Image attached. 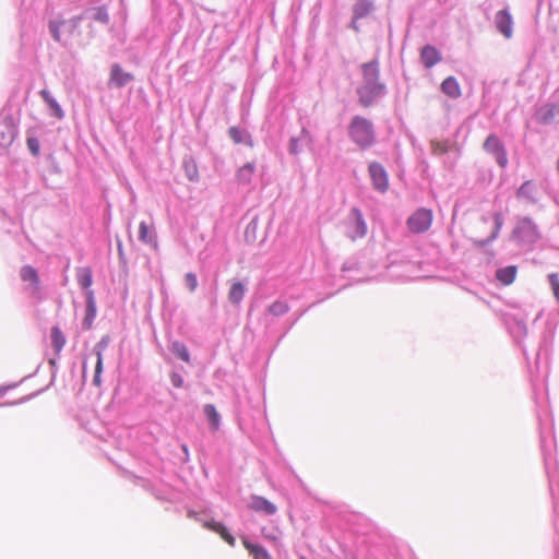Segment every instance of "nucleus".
<instances>
[{
	"label": "nucleus",
	"mask_w": 559,
	"mask_h": 559,
	"mask_svg": "<svg viewBox=\"0 0 559 559\" xmlns=\"http://www.w3.org/2000/svg\"><path fill=\"white\" fill-rule=\"evenodd\" d=\"M361 83L357 87L359 104L365 107H371L388 94L384 82L380 80V64L377 58L360 64Z\"/></svg>",
	"instance_id": "nucleus-1"
},
{
	"label": "nucleus",
	"mask_w": 559,
	"mask_h": 559,
	"mask_svg": "<svg viewBox=\"0 0 559 559\" xmlns=\"http://www.w3.org/2000/svg\"><path fill=\"white\" fill-rule=\"evenodd\" d=\"M540 448L544 456L545 469L549 481V490L552 499V513H554V530L556 534L555 538V551L559 555V475L557 473L556 462H551L550 453L546 451V438L543 430L540 429Z\"/></svg>",
	"instance_id": "nucleus-2"
},
{
	"label": "nucleus",
	"mask_w": 559,
	"mask_h": 559,
	"mask_svg": "<svg viewBox=\"0 0 559 559\" xmlns=\"http://www.w3.org/2000/svg\"><path fill=\"white\" fill-rule=\"evenodd\" d=\"M348 136L360 150H368L376 143L374 126L365 117L354 116L348 124Z\"/></svg>",
	"instance_id": "nucleus-3"
},
{
	"label": "nucleus",
	"mask_w": 559,
	"mask_h": 559,
	"mask_svg": "<svg viewBox=\"0 0 559 559\" xmlns=\"http://www.w3.org/2000/svg\"><path fill=\"white\" fill-rule=\"evenodd\" d=\"M527 314L523 311L506 312L502 314V322L507 328L509 334L512 336L518 346L522 349L526 360H528L527 348L523 344L524 338L527 336L526 325Z\"/></svg>",
	"instance_id": "nucleus-4"
},
{
	"label": "nucleus",
	"mask_w": 559,
	"mask_h": 559,
	"mask_svg": "<svg viewBox=\"0 0 559 559\" xmlns=\"http://www.w3.org/2000/svg\"><path fill=\"white\" fill-rule=\"evenodd\" d=\"M511 237L522 247H532L540 239V233L533 219L525 216L518 221Z\"/></svg>",
	"instance_id": "nucleus-5"
},
{
	"label": "nucleus",
	"mask_w": 559,
	"mask_h": 559,
	"mask_svg": "<svg viewBox=\"0 0 559 559\" xmlns=\"http://www.w3.org/2000/svg\"><path fill=\"white\" fill-rule=\"evenodd\" d=\"M554 332L546 330L543 332L538 346L535 354V373L539 376L544 373V377L548 374V361L549 354L552 347Z\"/></svg>",
	"instance_id": "nucleus-6"
},
{
	"label": "nucleus",
	"mask_w": 559,
	"mask_h": 559,
	"mask_svg": "<svg viewBox=\"0 0 559 559\" xmlns=\"http://www.w3.org/2000/svg\"><path fill=\"white\" fill-rule=\"evenodd\" d=\"M188 516L203 523L204 527L219 534L226 543H228L230 546H235L236 539L228 532V530L221 522L209 519L205 512H195L193 510H189Z\"/></svg>",
	"instance_id": "nucleus-7"
},
{
	"label": "nucleus",
	"mask_w": 559,
	"mask_h": 559,
	"mask_svg": "<svg viewBox=\"0 0 559 559\" xmlns=\"http://www.w3.org/2000/svg\"><path fill=\"white\" fill-rule=\"evenodd\" d=\"M483 148L495 158L496 163L501 168H506L508 166L509 159L507 150L496 134L492 133L486 138Z\"/></svg>",
	"instance_id": "nucleus-8"
},
{
	"label": "nucleus",
	"mask_w": 559,
	"mask_h": 559,
	"mask_svg": "<svg viewBox=\"0 0 559 559\" xmlns=\"http://www.w3.org/2000/svg\"><path fill=\"white\" fill-rule=\"evenodd\" d=\"M432 223V212L425 207L418 209L407 219L411 231L421 234L429 229Z\"/></svg>",
	"instance_id": "nucleus-9"
},
{
	"label": "nucleus",
	"mask_w": 559,
	"mask_h": 559,
	"mask_svg": "<svg viewBox=\"0 0 559 559\" xmlns=\"http://www.w3.org/2000/svg\"><path fill=\"white\" fill-rule=\"evenodd\" d=\"M367 229L361 211L358 207H353L348 216L347 236L353 240L362 238L367 235Z\"/></svg>",
	"instance_id": "nucleus-10"
},
{
	"label": "nucleus",
	"mask_w": 559,
	"mask_h": 559,
	"mask_svg": "<svg viewBox=\"0 0 559 559\" xmlns=\"http://www.w3.org/2000/svg\"><path fill=\"white\" fill-rule=\"evenodd\" d=\"M374 190L384 193L389 189V176L385 168L378 162H372L368 166Z\"/></svg>",
	"instance_id": "nucleus-11"
},
{
	"label": "nucleus",
	"mask_w": 559,
	"mask_h": 559,
	"mask_svg": "<svg viewBox=\"0 0 559 559\" xmlns=\"http://www.w3.org/2000/svg\"><path fill=\"white\" fill-rule=\"evenodd\" d=\"M20 277L24 283H28L26 289L32 297H39L40 294V278L38 272L32 265H23L20 270Z\"/></svg>",
	"instance_id": "nucleus-12"
},
{
	"label": "nucleus",
	"mask_w": 559,
	"mask_h": 559,
	"mask_svg": "<svg viewBox=\"0 0 559 559\" xmlns=\"http://www.w3.org/2000/svg\"><path fill=\"white\" fill-rule=\"evenodd\" d=\"M229 284L230 286L227 295L228 302L238 309L240 308V305L248 292V283L233 280Z\"/></svg>",
	"instance_id": "nucleus-13"
},
{
	"label": "nucleus",
	"mask_w": 559,
	"mask_h": 559,
	"mask_svg": "<svg viewBox=\"0 0 559 559\" xmlns=\"http://www.w3.org/2000/svg\"><path fill=\"white\" fill-rule=\"evenodd\" d=\"M85 295V316L82 321V329L87 331L93 326V322L97 314V306L94 290L84 292Z\"/></svg>",
	"instance_id": "nucleus-14"
},
{
	"label": "nucleus",
	"mask_w": 559,
	"mask_h": 559,
	"mask_svg": "<svg viewBox=\"0 0 559 559\" xmlns=\"http://www.w3.org/2000/svg\"><path fill=\"white\" fill-rule=\"evenodd\" d=\"M495 25L499 33L506 38H511L513 33V20L508 9L497 12L495 16Z\"/></svg>",
	"instance_id": "nucleus-15"
},
{
	"label": "nucleus",
	"mask_w": 559,
	"mask_h": 559,
	"mask_svg": "<svg viewBox=\"0 0 559 559\" xmlns=\"http://www.w3.org/2000/svg\"><path fill=\"white\" fill-rule=\"evenodd\" d=\"M250 508L255 512L263 513L265 515H273L276 513V506L269 501L266 498L253 495L251 497Z\"/></svg>",
	"instance_id": "nucleus-16"
},
{
	"label": "nucleus",
	"mask_w": 559,
	"mask_h": 559,
	"mask_svg": "<svg viewBox=\"0 0 559 559\" xmlns=\"http://www.w3.org/2000/svg\"><path fill=\"white\" fill-rule=\"evenodd\" d=\"M442 59L441 53L439 50L431 45H426L423 47L420 51V60L425 68L430 69L437 63H439Z\"/></svg>",
	"instance_id": "nucleus-17"
},
{
	"label": "nucleus",
	"mask_w": 559,
	"mask_h": 559,
	"mask_svg": "<svg viewBox=\"0 0 559 559\" xmlns=\"http://www.w3.org/2000/svg\"><path fill=\"white\" fill-rule=\"evenodd\" d=\"M228 135L235 144H243L246 146H253V139L250 132L240 127L233 126L228 129Z\"/></svg>",
	"instance_id": "nucleus-18"
},
{
	"label": "nucleus",
	"mask_w": 559,
	"mask_h": 559,
	"mask_svg": "<svg viewBox=\"0 0 559 559\" xmlns=\"http://www.w3.org/2000/svg\"><path fill=\"white\" fill-rule=\"evenodd\" d=\"M133 80V75L129 72H126L120 64L115 63L111 67L110 71V81L117 86V87H123L127 84H129Z\"/></svg>",
	"instance_id": "nucleus-19"
},
{
	"label": "nucleus",
	"mask_w": 559,
	"mask_h": 559,
	"mask_svg": "<svg viewBox=\"0 0 559 559\" xmlns=\"http://www.w3.org/2000/svg\"><path fill=\"white\" fill-rule=\"evenodd\" d=\"M376 10L372 0H355L352 12L355 19H365Z\"/></svg>",
	"instance_id": "nucleus-20"
},
{
	"label": "nucleus",
	"mask_w": 559,
	"mask_h": 559,
	"mask_svg": "<svg viewBox=\"0 0 559 559\" xmlns=\"http://www.w3.org/2000/svg\"><path fill=\"white\" fill-rule=\"evenodd\" d=\"M537 187L532 180H526L516 191V198L526 200L527 202L537 203Z\"/></svg>",
	"instance_id": "nucleus-21"
},
{
	"label": "nucleus",
	"mask_w": 559,
	"mask_h": 559,
	"mask_svg": "<svg viewBox=\"0 0 559 559\" xmlns=\"http://www.w3.org/2000/svg\"><path fill=\"white\" fill-rule=\"evenodd\" d=\"M84 19H90L102 24H108L110 19L108 14V10L105 5L97 8H90L82 12Z\"/></svg>",
	"instance_id": "nucleus-22"
},
{
	"label": "nucleus",
	"mask_w": 559,
	"mask_h": 559,
	"mask_svg": "<svg viewBox=\"0 0 559 559\" xmlns=\"http://www.w3.org/2000/svg\"><path fill=\"white\" fill-rule=\"evenodd\" d=\"M17 130L14 124L11 122H2L0 123V145L9 146L13 143L16 138Z\"/></svg>",
	"instance_id": "nucleus-23"
},
{
	"label": "nucleus",
	"mask_w": 559,
	"mask_h": 559,
	"mask_svg": "<svg viewBox=\"0 0 559 559\" xmlns=\"http://www.w3.org/2000/svg\"><path fill=\"white\" fill-rule=\"evenodd\" d=\"M441 92L452 99H456L461 96V87L457 80L454 76H448L441 83Z\"/></svg>",
	"instance_id": "nucleus-24"
},
{
	"label": "nucleus",
	"mask_w": 559,
	"mask_h": 559,
	"mask_svg": "<svg viewBox=\"0 0 559 559\" xmlns=\"http://www.w3.org/2000/svg\"><path fill=\"white\" fill-rule=\"evenodd\" d=\"M493 222H495V227H493V230L491 231L490 236L487 237L486 239L474 240V246L475 247L484 248L487 245H489L490 242H492L495 239H497V237H498V235L500 233V229H501V227L503 225V218H502V216L499 213H496L493 215Z\"/></svg>",
	"instance_id": "nucleus-25"
},
{
	"label": "nucleus",
	"mask_w": 559,
	"mask_h": 559,
	"mask_svg": "<svg viewBox=\"0 0 559 559\" xmlns=\"http://www.w3.org/2000/svg\"><path fill=\"white\" fill-rule=\"evenodd\" d=\"M310 134L307 129L302 128L299 136H293L288 143V152L292 155H298L304 147V144L308 141Z\"/></svg>",
	"instance_id": "nucleus-26"
},
{
	"label": "nucleus",
	"mask_w": 559,
	"mask_h": 559,
	"mask_svg": "<svg viewBox=\"0 0 559 559\" xmlns=\"http://www.w3.org/2000/svg\"><path fill=\"white\" fill-rule=\"evenodd\" d=\"M516 273L515 265H508L496 271V278L503 285H510L514 282Z\"/></svg>",
	"instance_id": "nucleus-27"
},
{
	"label": "nucleus",
	"mask_w": 559,
	"mask_h": 559,
	"mask_svg": "<svg viewBox=\"0 0 559 559\" xmlns=\"http://www.w3.org/2000/svg\"><path fill=\"white\" fill-rule=\"evenodd\" d=\"M245 548L250 552L253 559H272L267 550L258 544H253L248 538L242 539Z\"/></svg>",
	"instance_id": "nucleus-28"
},
{
	"label": "nucleus",
	"mask_w": 559,
	"mask_h": 559,
	"mask_svg": "<svg viewBox=\"0 0 559 559\" xmlns=\"http://www.w3.org/2000/svg\"><path fill=\"white\" fill-rule=\"evenodd\" d=\"M255 170L254 163H247L236 173V180L239 185H249Z\"/></svg>",
	"instance_id": "nucleus-29"
},
{
	"label": "nucleus",
	"mask_w": 559,
	"mask_h": 559,
	"mask_svg": "<svg viewBox=\"0 0 559 559\" xmlns=\"http://www.w3.org/2000/svg\"><path fill=\"white\" fill-rule=\"evenodd\" d=\"M76 281L82 289L85 292L92 290L91 286L93 284V273L92 270L87 266L79 267L76 270Z\"/></svg>",
	"instance_id": "nucleus-30"
},
{
	"label": "nucleus",
	"mask_w": 559,
	"mask_h": 559,
	"mask_svg": "<svg viewBox=\"0 0 559 559\" xmlns=\"http://www.w3.org/2000/svg\"><path fill=\"white\" fill-rule=\"evenodd\" d=\"M168 349L174 354L177 358L181 359L185 362H190V353L188 347L183 342L173 341L170 342Z\"/></svg>",
	"instance_id": "nucleus-31"
},
{
	"label": "nucleus",
	"mask_w": 559,
	"mask_h": 559,
	"mask_svg": "<svg viewBox=\"0 0 559 559\" xmlns=\"http://www.w3.org/2000/svg\"><path fill=\"white\" fill-rule=\"evenodd\" d=\"M50 340L55 352L59 354L66 344V336L59 326L56 325L51 328Z\"/></svg>",
	"instance_id": "nucleus-32"
},
{
	"label": "nucleus",
	"mask_w": 559,
	"mask_h": 559,
	"mask_svg": "<svg viewBox=\"0 0 559 559\" xmlns=\"http://www.w3.org/2000/svg\"><path fill=\"white\" fill-rule=\"evenodd\" d=\"M290 307L285 300H275L266 308V313L273 317H282L289 311Z\"/></svg>",
	"instance_id": "nucleus-33"
},
{
	"label": "nucleus",
	"mask_w": 559,
	"mask_h": 559,
	"mask_svg": "<svg viewBox=\"0 0 559 559\" xmlns=\"http://www.w3.org/2000/svg\"><path fill=\"white\" fill-rule=\"evenodd\" d=\"M183 169L187 178L190 181H198L199 180V171L197 164L192 157H185L183 159Z\"/></svg>",
	"instance_id": "nucleus-34"
},
{
	"label": "nucleus",
	"mask_w": 559,
	"mask_h": 559,
	"mask_svg": "<svg viewBox=\"0 0 559 559\" xmlns=\"http://www.w3.org/2000/svg\"><path fill=\"white\" fill-rule=\"evenodd\" d=\"M203 414L210 421V425L214 429H217L219 426L221 416H219L218 412L216 411V407L213 404H205L203 406Z\"/></svg>",
	"instance_id": "nucleus-35"
},
{
	"label": "nucleus",
	"mask_w": 559,
	"mask_h": 559,
	"mask_svg": "<svg viewBox=\"0 0 559 559\" xmlns=\"http://www.w3.org/2000/svg\"><path fill=\"white\" fill-rule=\"evenodd\" d=\"M26 135H27L26 136L27 148L34 157H37L40 153L39 140L36 136L35 131H33V130H27Z\"/></svg>",
	"instance_id": "nucleus-36"
},
{
	"label": "nucleus",
	"mask_w": 559,
	"mask_h": 559,
	"mask_svg": "<svg viewBox=\"0 0 559 559\" xmlns=\"http://www.w3.org/2000/svg\"><path fill=\"white\" fill-rule=\"evenodd\" d=\"M139 239L147 245L155 243L156 236L154 233H150L148 226L145 222H141L139 226Z\"/></svg>",
	"instance_id": "nucleus-37"
},
{
	"label": "nucleus",
	"mask_w": 559,
	"mask_h": 559,
	"mask_svg": "<svg viewBox=\"0 0 559 559\" xmlns=\"http://www.w3.org/2000/svg\"><path fill=\"white\" fill-rule=\"evenodd\" d=\"M41 95L46 103L49 105V107L52 109L53 116L59 119L62 118L63 110L61 106L58 104V102L47 91H43Z\"/></svg>",
	"instance_id": "nucleus-38"
},
{
	"label": "nucleus",
	"mask_w": 559,
	"mask_h": 559,
	"mask_svg": "<svg viewBox=\"0 0 559 559\" xmlns=\"http://www.w3.org/2000/svg\"><path fill=\"white\" fill-rule=\"evenodd\" d=\"M109 343L110 336L104 335L94 346L93 352L96 355L97 361L103 362V353L108 347Z\"/></svg>",
	"instance_id": "nucleus-39"
},
{
	"label": "nucleus",
	"mask_w": 559,
	"mask_h": 559,
	"mask_svg": "<svg viewBox=\"0 0 559 559\" xmlns=\"http://www.w3.org/2000/svg\"><path fill=\"white\" fill-rule=\"evenodd\" d=\"M66 25V21L64 20H61V21H49L48 23V29H49V33L50 35L52 36V38L58 41V43H61V33H60V28L61 26Z\"/></svg>",
	"instance_id": "nucleus-40"
},
{
	"label": "nucleus",
	"mask_w": 559,
	"mask_h": 559,
	"mask_svg": "<svg viewBox=\"0 0 559 559\" xmlns=\"http://www.w3.org/2000/svg\"><path fill=\"white\" fill-rule=\"evenodd\" d=\"M430 148L432 154L435 155H443L447 154L450 150V145L448 142H440L437 140H432L430 142Z\"/></svg>",
	"instance_id": "nucleus-41"
},
{
	"label": "nucleus",
	"mask_w": 559,
	"mask_h": 559,
	"mask_svg": "<svg viewBox=\"0 0 559 559\" xmlns=\"http://www.w3.org/2000/svg\"><path fill=\"white\" fill-rule=\"evenodd\" d=\"M261 533L265 539L273 542V543H276L281 536V532L276 527H272V528L263 527Z\"/></svg>",
	"instance_id": "nucleus-42"
},
{
	"label": "nucleus",
	"mask_w": 559,
	"mask_h": 559,
	"mask_svg": "<svg viewBox=\"0 0 559 559\" xmlns=\"http://www.w3.org/2000/svg\"><path fill=\"white\" fill-rule=\"evenodd\" d=\"M85 20L83 13L80 15L72 16L70 20L66 21V25L69 26V33H73L76 28H79L81 22Z\"/></svg>",
	"instance_id": "nucleus-43"
},
{
	"label": "nucleus",
	"mask_w": 559,
	"mask_h": 559,
	"mask_svg": "<svg viewBox=\"0 0 559 559\" xmlns=\"http://www.w3.org/2000/svg\"><path fill=\"white\" fill-rule=\"evenodd\" d=\"M185 284L189 288L190 292H194L198 287L197 275L192 272L187 273L185 275Z\"/></svg>",
	"instance_id": "nucleus-44"
},
{
	"label": "nucleus",
	"mask_w": 559,
	"mask_h": 559,
	"mask_svg": "<svg viewBox=\"0 0 559 559\" xmlns=\"http://www.w3.org/2000/svg\"><path fill=\"white\" fill-rule=\"evenodd\" d=\"M549 283L551 285L554 296L559 301V276L556 273H551L548 275Z\"/></svg>",
	"instance_id": "nucleus-45"
},
{
	"label": "nucleus",
	"mask_w": 559,
	"mask_h": 559,
	"mask_svg": "<svg viewBox=\"0 0 559 559\" xmlns=\"http://www.w3.org/2000/svg\"><path fill=\"white\" fill-rule=\"evenodd\" d=\"M102 372H103V362L96 361L95 372L93 377V384L96 386H100L102 384Z\"/></svg>",
	"instance_id": "nucleus-46"
},
{
	"label": "nucleus",
	"mask_w": 559,
	"mask_h": 559,
	"mask_svg": "<svg viewBox=\"0 0 559 559\" xmlns=\"http://www.w3.org/2000/svg\"><path fill=\"white\" fill-rule=\"evenodd\" d=\"M255 230H257V223H255V221H251L247 225L246 230H245V238L247 241L250 240V237L252 238L251 240H254Z\"/></svg>",
	"instance_id": "nucleus-47"
},
{
	"label": "nucleus",
	"mask_w": 559,
	"mask_h": 559,
	"mask_svg": "<svg viewBox=\"0 0 559 559\" xmlns=\"http://www.w3.org/2000/svg\"><path fill=\"white\" fill-rule=\"evenodd\" d=\"M170 382H171V384L175 388H182L183 383H185V380H183V377L180 373H178L176 371H171V373H170Z\"/></svg>",
	"instance_id": "nucleus-48"
},
{
	"label": "nucleus",
	"mask_w": 559,
	"mask_h": 559,
	"mask_svg": "<svg viewBox=\"0 0 559 559\" xmlns=\"http://www.w3.org/2000/svg\"><path fill=\"white\" fill-rule=\"evenodd\" d=\"M360 19H355V16L353 15L352 16V21L349 23V28H352L353 31H355L356 33H359L360 32V26L358 24V21Z\"/></svg>",
	"instance_id": "nucleus-49"
},
{
	"label": "nucleus",
	"mask_w": 559,
	"mask_h": 559,
	"mask_svg": "<svg viewBox=\"0 0 559 559\" xmlns=\"http://www.w3.org/2000/svg\"><path fill=\"white\" fill-rule=\"evenodd\" d=\"M15 386H16V384H12V385H9V386L0 388V396L3 395L9 389L15 388Z\"/></svg>",
	"instance_id": "nucleus-50"
},
{
	"label": "nucleus",
	"mask_w": 559,
	"mask_h": 559,
	"mask_svg": "<svg viewBox=\"0 0 559 559\" xmlns=\"http://www.w3.org/2000/svg\"><path fill=\"white\" fill-rule=\"evenodd\" d=\"M352 269H353V266H352V265H349L347 262H346V263H344V264H343V267H342V270H343V271H349V270H352Z\"/></svg>",
	"instance_id": "nucleus-51"
},
{
	"label": "nucleus",
	"mask_w": 559,
	"mask_h": 559,
	"mask_svg": "<svg viewBox=\"0 0 559 559\" xmlns=\"http://www.w3.org/2000/svg\"><path fill=\"white\" fill-rule=\"evenodd\" d=\"M182 451L186 454V457L189 455L188 447L186 444L182 445Z\"/></svg>",
	"instance_id": "nucleus-52"
},
{
	"label": "nucleus",
	"mask_w": 559,
	"mask_h": 559,
	"mask_svg": "<svg viewBox=\"0 0 559 559\" xmlns=\"http://www.w3.org/2000/svg\"><path fill=\"white\" fill-rule=\"evenodd\" d=\"M298 320V317L289 324V326L287 328V331L293 326L295 325V323L297 322Z\"/></svg>",
	"instance_id": "nucleus-53"
},
{
	"label": "nucleus",
	"mask_w": 559,
	"mask_h": 559,
	"mask_svg": "<svg viewBox=\"0 0 559 559\" xmlns=\"http://www.w3.org/2000/svg\"><path fill=\"white\" fill-rule=\"evenodd\" d=\"M540 316H542V312H539V313L536 316L535 321H536V320H538V319L540 318Z\"/></svg>",
	"instance_id": "nucleus-54"
},
{
	"label": "nucleus",
	"mask_w": 559,
	"mask_h": 559,
	"mask_svg": "<svg viewBox=\"0 0 559 559\" xmlns=\"http://www.w3.org/2000/svg\"><path fill=\"white\" fill-rule=\"evenodd\" d=\"M28 399H29V396H27V397H23V399L21 400V402L27 401Z\"/></svg>",
	"instance_id": "nucleus-55"
},
{
	"label": "nucleus",
	"mask_w": 559,
	"mask_h": 559,
	"mask_svg": "<svg viewBox=\"0 0 559 559\" xmlns=\"http://www.w3.org/2000/svg\"><path fill=\"white\" fill-rule=\"evenodd\" d=\"M557 169L559 171V157H558V160H557Z\"/></svg>",
	"instance_id": "nucleus-56"
},
{
	"label": "nucleus",
	"mask_w": 559,
	"mask_h": 559,
	"mask_svg": "<svg viewBox=\"0 0 559 559\" xmlns=\"http://www.w3.org/2000/svg\"><path fill=\"white\" fill-rule=\"evenodd\" d=\"M118 249H119V252L121 253L122 250H121V245L120 243L118 245Z\"/></svg>",
	"instance_id": "nucleus-57"
},
{
	"label": "nucleus",
	"mask_w": 559,
	"mask_h": 559,
	"mask_svg": "<svg viewBox=\"0 0 559 559\" xmlns=\"http://www.w3.org/2000/svg\"><path fill=\"white\" fill-rule=\"evenodd\" d=\"M298 559H307L305 556H300Z\"/></svg>",
	"instance_id": "nucleus-58"
}]
</instances>
